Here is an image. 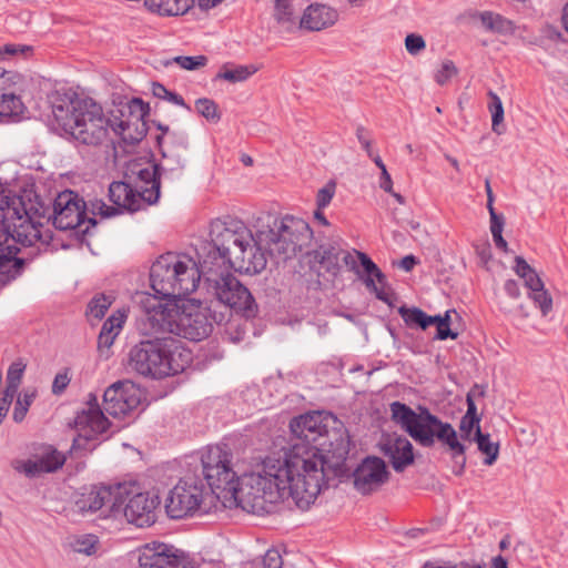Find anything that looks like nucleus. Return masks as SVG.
Returning a JSON list of instances; mask_svg holds the SVG:
<instances>
[{
    "label": "nucleus",
    "mask_w": 568,
    "mask_h": 568,
    "mask_svg": "<svg viewBox=\"0 0 568 568\" xmlns=\"http://www.w3.org/2000/svg\"><path fill=\"white\" fill-rule=\"evenodd\" d=\"M315 445L293 444L281 454L266 456L261 467L246 476L256 497L276 504L292 498L303 508L315 501L328 483L344 473L351 440L346 432Z\"/></svg>",
    "instance_id": "f257e3e1"
},
{
    "label": "nucleus",
    "mask_w": 568,
    "mask_h": 568,
    "mask_svg": "<svg viewBox=\"0 0 568 568\" xmlns=\"http://www.w3.org/2000/svg\"><path fill=\"white\" fill-rule=\"evenodd\" d=\"M52 113L54 130L75 145L100 146L112 129L102 106L91 99L53 105Z\"/></svg>",
    "instance_id": "f03ea898"
},
{
    "label": "nucleus",
    "mask_w": 568,
    "mask_h": 568,
    "mask_svg": "<svg viewBox=\"0 0 568 568\" xmlns=\"http://www.w3.org/2000/svg\"><path fill=\"white\" fill-rule=\"evenodd\" d=\"M192 363V353L180 339L155 337L135 344L129 353V366L143 377L162 379L183 373Z\"/></svg>",
    "instance_id": "7ed1b4c3"
},
{
    "label": "nucleus",
    "mask_w": 568,
    "mask_h": 568,
    "mask_svg": "<svg viewBox=\"0 0 568 568\" xmlns=\"http://www.w3.org/2000/svg\"><path fill=\"white\" fill-rule=\"evenodd\" d=\"M191 257L173 253L161 255L150 268L151 287L168 301L184 300L199 287V272Z\"/></svg>",
    "instance_id": "20e7f679"
},
{
    "label": "nucleus",
    "mask_w": 568,
    "mask_h": 568,
    "mask_svg": "<svg viewBox=\"0 0 568 568\" xmlns=\"http://www.w3.org/2000/svg\"><path fill=\"white\" fill-rule=\"evenodd\" d=\"M390 418L415 443L425 448H432L436 444L446 422L430 413L427 407L418 406L417 410L402 402H393L389 405Z\"/></svg>",
    "instance_id": "39448f33"
},
{
    "label": "nucleus",
    "mask_w": 568,
    "mask_h": 568,
    "mask_svg": "<svg viewBox=\"0 0 568 568\" xmlns=\"http://www.w3.org/2000/svg\"><path fill=\"white\" fill-rule=\"evenodd\" d=\"M313 237L308 223L300 217L285 215L274 221V229L266 234L267 251L273 257L286 261L302 252Z\"/></svg>",
    "instance_id": "423d86ee"
},
{
    "label": "nucleus",
    "mask_w": 568,
    "mask_h": 568,
    "mask_svg": "<svg viewBox=\"0 0 568 568\" xmlns=\"http://www.w3.org/2000/svg\"><path fill=\"white\" fill-rule=\"evenodd\" d=\"M45 216L40 217L42 227V220L47 219V221L52 220V224L55 229L61 231L74 230L77 235H81L82 237L90 233V229L97 225V219L93 216H87V203L85 201L74 191L65 190L57 195L52 203V214L50 213L51 209L49 204Z\"/></svg>",
    "instance_id": "0eeeda50"
},
{
    "label": "nucleus",
    "mask_w": 568,
    "mask_h": 568,
    "mask_svg": "<svg viewBox=\"0 0 568 568\" xmlns=\"http://www.w3.org/2000/svg\"><path fill=\"white\" fill-rule=\"evenodd\" d=\"M232 453L226 445L209 446L202 453V474L210 489L235 496L240 490V477L233 469Z\"/></svg>",
    "instance_id": "6e6552de"
},
{
    "label": "nucleus",
    "mask_w": 568,
    "mask_h": 568,
    "mask_svg": "<svg viewBox=\"0 0 568 568\" xmlns=\"http://www.w3.org/2000/svg\"><path fill=\"white\" fill-rule=\"evenodd\" d=\"M204 284L209 293L235 313L245 318H254L257 315L258 306L253 295L232 273H220L215 277H207Z\"/></svg>",
    "instance_id": "1a4fd4ad"
},
{
    "label": "nucleus",
    "mask_w": 568,
    "mask_h": 568,
    "mask_svg": "<svg viewBox=\"0 0 568 568\" xmlns=\"http://www.w3.org/2000/svg\"><path fill=\"white\" fill-rule=\"evenodd\" d=\"M88 408L78 412L73 427L78 432L73 438L70 453L75 450H84L92 453L102 442L100 436L106 433L111 423L104 416V409L99 406L98 397L90 393L88 399Z\"/></svg>",
    "instance_id": "9d476101"
},
{
    "label": "nucleus",
    "mask_w": 568,
    "mask_h": 568,
    "mask_svg": "<svg viewBox=\"0 0 568 568\" xmlns=\"http://www.w3.org/2000/svg\"><path fill=\"white\" fill-rule=\"evenodd\" d=\"M120 119L112 122V130L120 135L126 144H138L146 135L145 118L150 113V106L140 98H132L118 109Z\"/></svg>",
    "instance_id": "9b49d317"
},
{
    "label": "nucleus",
    "mask_w": 568,
    "mask_h": 568,
    "mask_svg": "<svg viewBox=\"0 0 568 568\" xmlns=\"http://www.w3.org/2000/svg\"><path fill=\"white\" fill-rule=\"evenodd\" d=\"M205 487L194 478L181 479L165 499V510L170 518L181 519L200 510L204 500Z\"/></svg>",
    "instance_id": "f8f14e48"
},
{
    "label": "nucleus",
    "mask_w": 568,
    "mask_h": 568,
    "mask_svg": "<svg viewBox=\"0 0 568 568\" xmlns=\"http://www.w3.org/2000/svg\"><path fill=\"white\" fill-rule=\"evenodd\" d=\"M126 495L128 487L124 484L93 486L89 493L82 494L75 505L81 513H95L106 507L109 515L115 517L121 514Z\"/></svg>",
    "instance_id": "ddd939ff"
},
{
    "label": "nucleus",
    "mask_w": 568,
    "mask_h": 568,
    "mask_svg": "<svg viewBox=\"0 0 568 568\" xmlns=\"http://www.w3.org/2000/svg\"><path fill=\"white\" fill-rule=\"evenodd\" d=\"M209 235L215 247L231 257L234 252L233 247L252 240V231L243 221L232 216L212 221Z\"/></svg>",
    "instance_id": "4468645a"
},
{
    "label": "nucleus",
    "mask_w": 568,
    "mask_h": 568,
    "mask_svg": "<svg viewBox=\"0 0 568 568\" xmlns=\"http://www.w3.org/2000/svg\"><path fill=\"white\" fill-rule=\"evenodd\" d=\"M109 199L113 203V206L106 205L103 201H97L92 204V214L95 215V210H98V213L102 217L109 219L124 211L133 213L141 209L143 202L140 193L123 181H114L110 184Z\"/></svg>",
    "instance_id": "2eb2a0df"
},
{
    "label": "nucleus",
    "mask_w": 568,
    "mask_h": 568,
    "mask_svg": "<svg viewBox=\"0 0 568 568\" xmlns=\"http://www.w3.org/2000/svg\"><path fill=\"white\" fill-rule=\"evenodd\" d=\"M389 476L384 459L366 456L353 471V484L362 495H371L386 484Z\"/></svg>",
    "instance_id": "dca6fc26"
},
{
    "label": "nucleus",
    "mask_w": 568,
    "mask_h": 568,
    "mask_svg": "<svg viewBox=\"0 0 568 568\" xmlns=\"http://www.w3.org/2000/svg\"><path fill=\"white\" fill-rule=\"evenodd\" d=\"M139 565L140 568H194L187 554L166 544L145 546L139 557Z\"/></svg>",
    "instance_id": "f3484780"
},
{
    "label": "nucleus",
    "mask_w": 568,
    "mask_h": 568,
    "mask_svg": "<svg viewBox=\"0 0 568 568\" xmlns=\"http://www.w3.org/2000/svg\"><path fill=\"white\" fill-rule=\"evenodd\" d=\"M128 495L122 505L121 513L130 524L143 528L153 525L156 520V509L160 505V498L155 494L136 493L129 497Z\"/></svg>",
    "instance_id": "a211bd4d"
},
{
    "label": "nucleus",
    "mask_w": 568,
    "mask_h": 568,
    "mask_svg": "<svg viewBox=\"0 0 568 568\" xmlns=\"http://www.w3.org/2000/svg\"><path fill=\"white\" fill-rule=\"evenodd\" d=\"M196 258H191L190 265L195 264L199 272V283L207 282V277H215L220 273L229 272L232 268V257L217 250L212 241H203L196 248Z\"/></svg>",
    "instance_id": "6ab92c4d"
},
{
    "label": "nucleus",
    "mask_w": 568,
    "mask_h": 568,
    "mask_svg": "<svg viewBox=\"0 0 568 568\" xmlns=\"http://www.w3.org/2000/svg\"><path fill=\"white\" fill-rule=\"evenodd\" d=\"M141 403L139 390L129 383L118 382L103 394V409L113 417L128 415Z\"/></svg>",
    "instance_id": "aec40b11"
},
{
    "label": "nucleus",
    "mask_w": 568,
    "mask_h": 568,
    "mask_svg": "<svg viewBox=\"0 0 568 568\" xmlns=\"http://www.w3.org/2000/svg\"><path fill=\"white\" fill-rule=\"evenodd\" d=\"M356 252L357 251L351 253L344 251L336 244H322L317 250L310 254L312 256L310 262L314 264L317 263L320 268L335 276L341 270L339 260H342L351 271L359 274L358 257Z\"/></svg>",
    "instance_id": "412c9836"
},
{
    "label": "nucleus",
    "mask_w": 568,
    "mask_h": 568,
    "mask_svg": "<svg viewBox=\"0 0 568 568\" xmlns=\"http://www.w3.org/2000/svg\"><path fill=\"white\" fill-rule=\"evenodd\" d=\"M159 295L148 296L143 301L146 321L155 332L173 333L179 327L176 321L178 311L175 304L163 303Z\"/></svg>",
    "instance_id": "4be33fe9"
},
{
    "label": "nucleus",
    "mask_w": 568,
    "mask_h": 568,
    "mask_svg": "<svg viewBox=\"0 0 568 568\" xmlns=\"http://www.w3.org/2000/svg\"><path fill=\"white\" fill-rule=\"evenodd\" d=\"M378 446L396 473H403L414 464V447L405 436L397 434L383 436Z\"/></svg>",
    "instance_id": "5701e85b"
},
{
    "label": "nucleus",
    "mask_w": 568,
    "mask_h": 568,
    "mask_svg": "<svg viewBox=\"0 0 568 568\" xmlns=\"http://www.w3.org/2000/svg\"><path fill=\"white\" fill-rule=\"evenodd\" d=\"M243 245L235 246L232 255V268L236 272L245 273L250 275L261 273L267 264L265 252L255 241L252 235V240Z\"/></svg>",
    "instance_id": "b1692460"
},
{
    "label": "nucleus",
    "mask_w": 568,
    "mask_h": 568,
    "mask_svg": "<svg viewBox=\"0 0 568 568\" xmlns=\"http://www.w3.org/2000/svg\"><path fill=\"white\" fill-rule=\"evenodd\" d=\"M290 429L294 436L293 444L314 445L324 433H327L323 425L320 413H307L294 417L290 423Z\"/></svg>",
    "instance_id": "393cba45"
},
{
    "label": "nucleus",
    "mask_w": 568,
    "mask_h": 568,
    "mask_svg": "<svg viewBox=\"0 0 568 568\" xmlns=\"http://www.w3.org/2000/svg\"><path fill=\"white\" fill-rule=\"evenodd\" d=\"M18 242L14 240L0 241V286H7L12 281L18 278L26 266V260L18 257L17 254L20 248L17 246ZM19 244L22 245L21 242Z\"/></svg>",
    "instance_id": "a878e982"
},
{
    "label": "nucleus",
    "mask_w": 568,
    "mask_h": 568,
    "mask_svg": "<svg viewBox=\"0 0 568 568\" xmlns=\"http://www.w3.org/2000/svg\"><path fill=\"white\" fill-rule=\"evenodd\" d=\"M462 440L453 425L447 422L436 439V443H439L445 452L449 454L453 460L452 469L456 476L464 474L467 462L466 445Z\"/></svg>",
    "instance_id": "bb28decb"
},
{
    "label": "nucleus",
    "mask_w": 568,
    "mask_h": 568,
    "mask_svg": "<svg viewBox=\"0 0 568 568\" xmlns=\"http://www.w3.org/2000/svg\"><path fill=\"white\" fill-rule=\"evenodd\" d=\"M337 17V11L326 4H311L301 17L300 26L308 31H320L333 26Z\"/></svg>",
    "instance_id": "cd10ccee"
},
{
    "label": "nucleus",
    "mask_w": 568,
    "mask_h": 568,
    "mask_svg": "<svg viewBox=\"0 0 568 568\" xmlns=\"http://www.w3.org/2000/svg\"><path fill=\"white\" fill-rule=\"evenodd\" d=\"M356 254L364 273L367 275L364 281L366 287L375 293L376 298L389 304V296L385 292V287L387 285L385 274L367 254L363 252H356Z\"/></svg>",
    "instance_id": "c85d7f7f"
},
{
    "label": "nucleus",
    "mask_w": 568,
    "mask_h": 568,
    "mask_svg": "<svg viewBox=\"0 0 568 568\" xmlns=\"http://www.w3.org/2000/svg\"><path fill=\"white\" fill-rule=\"evenodd\" d=\"M178 325L182 328L184 337L190 341H201L207 337L213 329V325L204 311L182 315Z\"/></svg>",
    "instance_id": "c756f323"
},
{
    "label": "nucleus",
    "mask_w": 568,
    "mask_h": 568,
    "mask_svg": "<svg viewBox=\"0 0 568 568\" xmlns=\"http://www.w3.org/2000/svg\"><path fill=\"white\" fill-rule=\"evenodd\" d=\"M138 179L143 202L148 205L155 204L160 197L161 176H163L160 164H152L138 171Z\"/></svg>",
    "instance_id": "7c9ffc66"
},
{
    "label": "nucleus",
    "mask_w": 568,
    "mask_h": 568,
    "mask_svg": "<svg viewBox=\"0 0 568 568\" xmlns=\"http://www.w3.org/2000/svg\"><path fill=\"white\" fill-rule=\"evenodd\" d=\"M273 18L281 32L293 33L301 29V18L297 16L292 0H275Z\"/></svg>",
    "instance_id": "2f4dec72"
},
{
    "label": "nucleus",
    "mask_w": 568,
    "mask_h": 568,
    "mask_svg": "<svg viewBox=\"0 0 568 568\" xmlns=\"http://www.w3.org/2000/svg\"><path fill=\"white\" fill-rule=\"evenodd\" d=\"M479 386L477 384L470 389V392L466 396L467 410L466 414L462 417L459 423L460 429V438L464 440L471 442L470 437L471 432L475 429H480V416L477 414V406L474 400V393L477 390Z\"/></svg>",
    "instance_id": "473e14b6"
},
{
    "label": "nucleus",
    "mask_w": 568,
    "mask_h": 568,
    "mask_svg": "<svg viewBox=\"0 0 568 568\" xmlns=\"http://www.w3.org/2000/svg\"><path fill=\"white\" fill-rule=\"evenodd\" d=\"M194 0H144V6L160 16H180L186 13Z\"/></svg>",
    "instance_id": "72a5a7b5"
},
{
    "label": "nucleus",
    "mask_w": 568,
    "mask_h": 568,
    "mask_svg": "<svg viewBox=\"0 0 568 568\" xmlns=\"http://www.w3.org/2000/svg\"><path fill=\"white\" fill-rule=\"evenodd\" d=\"M479 18L487 31L501 36L514 34L516 32L517 27L515 22L499 13L484 11L479 14Z\"/></svg>",
    "instance_id": "f704fd0d"
},
{
    "label": "nucleus",
    "mask_w": 568,
    "mask_h": 568,
    "mask_svg": "<svg viewBox=\"0 0 568 568\" xmlns=\"http://www.w3.org/2000/svg\"><path fill=\"white\" fill-rule=\"evenodd\" d=\"M161 154L164 162L163 164H160V170L164 179L171 181L179 179L183 169L185 168V160L175 150L161 149Z\"/></svg>",
    "instance_id": "c9c22d12"
},
{
    "label": "nucleus",
    "mask_w": 568,
    "mask_h": 568,
    "mask_svg": "<svg viewBox=\"0 0 568 568\" xmlns=\"http://www.w3.org/2000/svg\"><path fill=\"white\" fill-rule=\"evenodd\" d=\"M398 312L405 324L409 327H418L425 331L433 325L432 315H428L418 307L402 306Z\"/></svg>",
    "instance_id": "e433bc0d"
},
{
    "label": "nucleus",
    "mask_w": 568,
    "mask_h": 568,
    "mask_svg": "<svg viewBox=\"0 0 568 568\" xmlns=\"http://www.w3.org/2000/svg\"><path fill=\"white\" fill-rule=\"evenodd\" d=\"M473 440L477 443L478 450L481 452L486 456L484 459V464L487 466L493 465L498 458V454H499L498 443H493L490 440V435L483 434L481 429H477L475 432V436H474Z\"/></svg>",
    "instance_id": "4c0bfd02"
},
{
    "label": "nucleus",
    "mask_w": 568,
    "mask_h": 568,
    "mask_svg": "<svg viewBox=\"0 0 568 568\" xmlns=\"http://www.w3.org/2000/svg\"><path fill=\"white\" fill-rule=\"evenodd\" d=\"M256 71L257 69L252 65H236L230 68L229 64H224L217 72L215 79L225 80L231 83L243 82Z\"/></svg>",
    "instance_id": "58836bf2"
},
{
    "label": "nucleus",
    "mask_w": 568,
    "mask_h": 568,
    "mask_svg": "<svg viewBox=\"0 0 568 568\" xmlns=\"http://www.w3.org/2000/svg\"><path fill=\"white\" fill-rule=\"evenodd\" d=\"M24 105L19 95L14 93H2L0 97V120L19 116Z\"/></svg>",
    "instance_id": "ea45409f"
},
{
    "label": "nucleus",
    "mask_w": 568,
    "mask_h": 568,
    "mask_svg": "<svg viewBox=\"0 0 568 568\" xmlns=\"http://www.w3.org/2000/svg\"><path fill=\"white\" fill-rule=\"evenodd\" d=\"M38 458L43 473L57 471L67 460V456L52 446H49Z\"/></svg>",
    "instance_id": "a19ab883"
},
{
    "label": "nucleus",
    "mask_w": 568,
    "mask_h": 568,
    "mask_svg": "<svg viewBox=\"0 0 568 568\" xmlns=\"http://www.w3.org/2000/svg\"><path fill=\"white\" fill-rule=\"evenodd\" d=\"M114 301L112 295L100 293L88 303L85 314L89 318L102 320Z\"/></svg>",
    "instance_id": "79ce46f5"
},
{
    "label": "nucleus",
    "mask_w": 568,
    "mask_h": 568,
    "mask_svg": "<svg viewBox=\"0 0 568 568\" xmlns=\"http://www.w3.org/2000/svg\"><path fill=\"white\" fill-rule=\"evenodd\" d=\"M195 109L199 114L205 118L211 123H217L221 120V112L219 106L212 99L200 98L195 101Z\"/></svg>",
    "instance_id": "37998d69"
},
{
    "label": "nucleus",
    "mask_w": 568,
    "mask_h": 568,
    "mask_svg": "<svg viewBox=\"0 0 568 568\" xmlns=\"http://www.w3.org/2000/svg\"><path fill=\"white\" fill-rule=\"evenodd\" d=\"M26 365L22 362H13L7 372L6 388L10 392L18 393Z\"/></svg>",
    "instance_id": "c03bdc74"
},
{
    "label": "nucleus",
    "mask_w": 568,
    "mask_h": 568,
    "mask_svg": "<svg viewBox=\"0 0 568 568\" xmlns=\"http://www.w3.org/2000/svg\"><path fill=\"white\" fill-rule=\"evenodd\" d=\"M152 93L155 98L168 100L175 105L183 106L186 110L191 111V106L185 103L181 94L169 91L163 84L159 82H154L152 84Z\"/></svg>",
    "instance_id": "a18cd8bd"
},
{
    "label": "nucleus",
    "mask_w": 568,
    "mask_h": 568,
    "mask_svg": "<svg viewBox=\"0 0 568 568\" xmlns=\"http://www.w3.org/2000/svg\"><path fill=\"white\" fill-rule=\"evenodd\" d=\"M34 397H36L34 392H31V393L24 392L22 396L18 397V400H17L14 409H13V415H12L14 422L21 423L24 419V417L28 413V409H29L30 405L32 404Z\"/></svg>",
    "instance_id": "49530a36"
},
{
    "label": "nucleus",
    "mask_w": 568,
    "mask_h": 568,
    "mask_svg": "<svg viewBox=\"0 0 568 568\" xmlns=\"http://www.w3.org/2000/svg\"><path fill=\"white\" fill-rule=\"evenodd\" d=\"M173 61L182 69L192 71L205 67L207 63V58L205 55H178L173 58Z\"/></svg>",
    "instance_id": "de8ad7c7"
},
{
    "label": "nucleus",
    "mask_w": 568,
    "mask_h": 568,
    "mask_svg": "<svg viewBox=\"0 0 568 568\" xmlns=\"http://www.w3.org/2000/svg\"><path fill=\"white\" fill-rule=\"evenodd\" d=\"M529 297L534 301L535 305L539 307L544 316L551 311L552 298L545 288L541 291L530 292Z\"/></svg>",
    "instance_id": "09e8293b"
},
{
    "label": "nucleus",
    "mask_w": 568,
    "mask_h": 568,
    "mask_svg": "<svg viewBox=\"0 0 568 568\" xmlns=\"http://www.w3.org/2000/svg\"><path fill=\"white\" fill-rule=\"evenodd\" d=\"M458 70L455 63L450 60H446L442 63V67L437 70L435 74V81L439 85L446 84L453 77L457 74Z\"/></svg>",
    "instance_id": "8fccbe9b"
},
{
    "label": "nucleus",
    "mask_w": 568,
    "mask_h": 568,
    "mask_svg": "<svg viewBox=\"0 0 568 568\" xmlns=\"http://www.w3.org/2000/svg\"><path fill=\"white\" fill-rule=\"evenodd\" d=\"M125 315L118 311L116 313H113L102 325L101 332L108 333V334H115V337L119 335L122 325L124 323Z\"/></svg>",
    "instance_id": "3c124183"
},
{
    "label": "nucleus",
    "mask_w": 568,
    "mask_h": 568,
    "mask_svg": "<svg viewBox=\"0 0 568 568\" xmlns=\"http://www.w3.org/2000/svg\"><path fill=\"white\" fill-rule=\"evenodd\" d=\"M336 184L333 181L326 183L318 190L316 195V205L318 209H325L332 201L335 194Z\"/></svg>",
    "instance_id": "603ef678"
},
{
    "label": "nucleus",
    "mask_w": 568,
    "mask_h": 568,
    "mask_svg": "<svg viewBox=\"0 0 568 568\" xmlns=\"http://www.w3.org/2000/svg\"><path fill=\"white\" fill-rule=\"evenodd\" d=\"M97 538L93 535H87L82 538H79L75 541L74 549L80 554H85L88 556L95 552L97 549Z\"/></svg>",
    "instance_id": "864d4df0"
},
{
    "label": "nucleus",
    "mask_w": 568,
    "mask_h": 568,
    "mask_svg": "<svg viewBox=\"0 0 568 568\" xmlns=\"http://www.w3.org/2000/svg\"><path fill=\"white\" fill-rule=\"evenodd\" d=\"M258 568H283V560L278 550L268 549L263 556Z\"/></svg>",
    "instance_id": "5fc2aeb1"
},
{
    "label": "nucleus",
    "mask_w": 568,
    "mask_h": 568,
    "mask_svg": "<svg viewBox=\"0 0 568 568\" xmlns=\"http://www.w3.org/2000/svg\"><path fill=\"white\" fill-rule=\"evenodd\" d=\"M405 47L408 53L416 55L425 49L426 42L422 36L416 33L407 34L405 38Z\"/></svg>",
    "instance_id": "6e6d98bb"
},
{
    "label": "nucleus",
    "mask_w": 568,
    "mask_h": 568,
    "mask_svg": "<svg viewBox=\"0 0 568 568\" xmlns=\"http://www.w3.org/2000/svg\"><path fill=\"white\" fill-rule=\"evenodd\" d=\"M69 383H70L69 369L65 368L63 372H60L55 375L53 383H52V393L54 395L62 394L65 390V388L68 387Z\"/></svg>",
    "instance_id": "4d7b16f0"
},
{
    "label": "nucleus",
    "mask_w": 568,
    "mask_h": 568,
    "mask_svg": "<svg viewBox=\"0 0 568 568\" xmlns=\"http://www.w3.org/2000/svg\"><path fill=\"white\" fill-rule=\"evenodd\" d=\"M436 325V335L434 336L435 339L445 341L447 338L456 339L458 336V333L450 329L449 326H447L446 323H439L435 322Z\"/></svg>",
    "instance_id": "13d9d810"
},
{
    "label": "nucleus",
    "mask_w": 568,
    "mask_h": 568,
    "mask_svg": "<svg viewBox=\"0 0 568 568\" xmlns=\"http://www.w3.org/2000/svg\"><path fill=\"white\" fill-rule=\"evenodd\" d=\"M16 395L17 393L10 392L8 389L3 390L2 396L0 397V423L7 416Z\"/></svg>",
    "instance_id": "bf43d9fd"
},
{
    "label": "nucleus",
    "mask_w": 568,
    "mask_h": 568,
    "mask_svg": "<svg viewBox=\"0 0 568 568\" xmlns=\"http://www.w3.org/2000/svg\"><path fill=\"white\" fill-rule=\"evenodd\" d=\"M523 280L525 281L526 287L530 292L541 291L542 288H545L544 282L541 281L536 271L525 276Z\"/></svg>",
    "instance_id": "052dcab7"
},
{
    "label": "nucleus",
    "mask_w": 568,
    "mask_h": 568,
    "mask_svg": "<svg viewBox=\"0 0 568 568\" xmlns=\"http://www.w3.org/2000/svg\"><path fill=\"white\" fill-rule=\"evenodd\" d=\"M535 270L526 262V260L521 256H516L515 258V272L516 274L524 278L525 276L531 274Z\"/></svg>",
    "instance_id": "680f3d73"
},
{
    "label": "nucleus",
    "mask_w": 568,
    "mask_h": 568,
    "mask_svg": "<svg viewBox=\"0 0 568 568\" xmlns=\"http://www.w3.org/2000/svg\"><path fill=\"white\" fill-rule=\"evenodd\" d=\"M30 50L29 47L26 45H19V44H6L2 48H0V58H3L6 54L16 55L18 53H23L24 51Z\"/></svg>",
    "instance_id": "e2e57ef3"
},
{
    "label": "nucleus",
    "mask_w": 568,
    "mask_h": 568,
    "mask_svg": "<svg viewBox=\"0 0 568 568\" xmlns=\"http://www.w3.org/2000/svg\"><path fill=\"white\" fill-rule=\"evenodd\" d=\"M504 290L510 298L517 300L520 297L519 284L515 280H507L504 284Z\"/></svg>",
    "instance_id": "0e129e2a"
},
{
    "label": "nucleus",
    "mask_w": 568,
    "mask_h": 568,
    "mask_svg": "<svg viewBox=\"0 0 568 568\" xmlns=\"http://www.w3.org/2000/svg\"><path fill=\"white\" fill-rule=\"evenodd\" d=\"M488 97H489L488 109H489L490 113L503 112L504 106H503V102H501L500 98L494 91H489Z\"/></svg>",
    "instance_id": "69168bd1"
},
{
    "label": "nucleus",
    "mask_w": 568,
    "mask_h": 568,
    "mask_svg": "<svg viewBox=\"0 0 568 568\" xmlns=\"http://www.w3.org/2000/svg\"><path fill=\"white\" fill-rule=\"evenodd\" d=\"M379 187L386 193H390L393 190V181L386 168L381 171Z\"/></svg>",
    "instance_id": "338daca9"
},
{
    "label": "nucleus",
    "mask_w": 568,
    "mask_h": 568,
    "mask_svg": "<svg viewBox=\"0 0 568 568\" xmlns=\"http://www.w3.org/2000/svg\"><path fill=\"white\" fill-rule=\"evenodd\" d=\"M504 224H505V221H504V216L501 214H493V216H490L491 235L503 233Z\"/></svg>",
    "instance_id": "774afa93"
}]
</instances>
